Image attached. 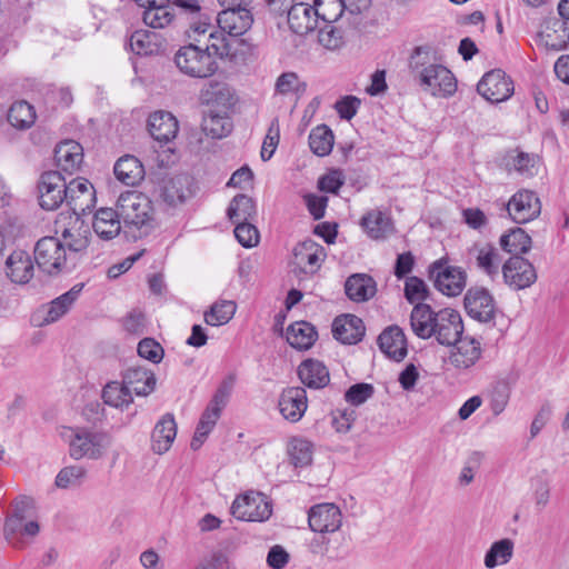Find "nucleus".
<instances>
[{"instance_id": "21", "label": "nucleus", "mask_w": 569, "mask_h": 569, "mask_svg": "<svg viewBox=\"0 0 569 569\" xmlns=\"http://www.w3.org/2000/svg\"><path fill=\"white\" fill-rule=\"evenodd\" d=\"M456 347L449 356V362L458 370L473 367L481 357V346L475 338H460L453 343Z\"/></svg>"}, {"instance_id": "18", "label": "nucleus", "mask_w": 569, "mask_h": 569, "mask_svg": "<svg viewBox=\"0 0 569 569\" xmlns=\"http://www.w3.org/2000/svg\"><path fill=\"white\" fill-rule=\"evenodd\" d=\"M467 313L480 321L489 322L493 319L496 305L490 292L485 288H471L465 296Z\"/></svg>"}, {"instance_id": "29", "label": "nucleus", "mask_w": 569, "mask_h": 569, "mask_svg": "<svg viewBox=\"0 0 569 569\" xmlns=\"http://www.w3.org/2000/svg\"><path fill=\"white\" fill-rule=\"evenodd\" d=\"M129 47L139 56L158 54L166 48V39L150 30H136L129 38Z\"/></svg>"}, {"instance_id": "51", "label": "nucleus", "mask_w": 569, "mask_h": 569, "mask_svg": "<svg viewBox=\"0 0 569 569\" xmlns=\"http://www.w3.org/2000/svg\"><path fill=\"white\" fill-rule=\"evenodd\" d=\"M511 395V387L505 379L498 380L492 383L488 391V399L490 410L493 416L502 413L508 406Z\"/></svg>"}, {"instance_id": "56", "label": "nucleus", "mask_w": 569, "mask_h": 569, "mask_svg": "<svg viewBox=\"0 0 569 569\" xmlns=\"http://www.w3.org/2000/svg\"><path fill=\"white\" fill-rule=\"evenodd\" d=\"M428 287L418 277H408L405 282V297L410 303H422L428 298Z\"/></svg>"}, {"instance_id": "32", "label": "nucleus", "mask_w": 569, "mask_h": 569, "mask_svg": "<svg viewBox=\"0 0 569 569\" xmlns=\"http://www.w3.org/2000/svg\"><path fill=\"white\" fill-rule=\"evenodd\" d=\"M54 159L61 170L71 174L83 161V148L74 140H64L56 147Z\"/></svg>"}, {"instance_id": "48", "label": "nucleus", "mask_w": 569, "mask_h": 569, "mask_svg": "<svg viewBox=\"0 0 569 569\" xmlns=\"http://www.w3.org/2000/svg\"><path fill=\"white\" fill-rule=\"evenodd\" d=\"M288 453L296 468H303L312 462L313 445L305 438H292L288 445Z\"/></svg>"}, {"instance_id": "59", "label": "nucleus", "mask_w": 569, "mask_h": 569, "mask_svg": "<svg viewBox=\"0 0 569 569\" xmlns=\"http://www.w3.org/2000/svg\"><path fill=\"white\" fill-rule=\"evenodd\" d=\"M138 355L153 363H159L163 358V348L153 338H144L138 343Z\"/></svg>"}, {"instance_id": "2", "label": "nucleus", "mask_w": 569, "mask_h": 569, "mask_svg": "<svg viewBox=\"0 0 569 569\" xmlns=\"http://www.w3.org/2000/svg\"><path fill=\"white\" fill-rule=\"evenodd\" d=\"M61 437L68 442L70 457L74 460H98L111 446L109 433L89 428L66 427L61 431Z\"/></svg>"}, {"instance_id": "36", "label": "nucleus", "mask_w": 569, "mask_h": 569, "mask_svg": "<svg viewBox=\"0 0 569 569\" xmlns=\"http://www.w3.org/2000/svg\"><path fill=\"white\" fill-rule=\"evenodd\" d=\"M82 289L83 283H77L69 291L53 299L46 308L42 323L49 325L61 319L77 301Z\"/></svg>"}, {"instance_id": "58", "label": "nucleus", "mask_w": 569, "mask_h": 569, "mask_svg": "<svg viewBox=\"0 0 569 569\" xmlns=\"http://www.w3.org/2000/svg\"><path fill=\"white\" fill-rule=\"evenodd\" d=\"M234 237L244 248H252L259 242V231L252 221L236 224Z\"/></svg>"}, {"instance_id": "27", "label": "nucleus", "mask_w": 569, "mask_h": 569, "mask_svg": "<svg viewBox=\"0 0 569 569\" xmlns=\"http://www.w3.org/2000/svg\"><path fill=\"white\" fill-rule=\"evenodd\" d=\"M148 129L154 140L167 143L177 137L179 124L172 113L160 110L150 114Z\"/></svg>"}, {"instance_id": "43", "label": "nucleus", "mask_w": 569, "mask_h": 569, "mask_svg": "<svg viewBox=\"0 0 569 569\" xmlns=\"http://www.w3.org/2000/svg\"><path fill=\"white\" fill-rule=\"evenodd\" d=\"M218 24L213 27L207 40L203 41L202 48L209 52L213 59L231 58L234 54L231 43L224 34L226 32L221 29L218 30Z\"/></svg>"}, {"instance_id": "31", "label": "nucleus", "mask_w": 569, "mask_h": 569, "mask_svg": "<svg viewBox=\"0 0 569 569\" xmlns=\"http://www.w3.org/2000/svg\"><path fill=\"white\" fill-rule=\"evenodd\" d=\"M298 377L310 389H322L330 381L328 368L317 359L303 360L298 367Z\"/></svg>"}, {"instance_id": "28", "label": "nucleus", "mask_w": 569, "mask_h": 569, "mask_svg": "<svg viewBox=\"0 0 569 569\" xmlns=\"http://www.w3.org/2000/svg\"><path fill=\"white\" fill-rule=\"evenodd\" d=\"M122 381L131 395L148 396L156 387L154 373L144 367H130L122 373Z\"/></svg>"}, {"instance_id": "64", "label": "nucleus", "mask_w": 569, "mask_h": 569, "mask_svg": "<svg viewBox=\"0 0 569 569\" xmlns=\"http://www.w3.org/2000/svg\"><path fill=\"white\" fill-rule=\"evenodd\" d=\"M290 556L280 545L270 548L267 555V565L271 569H283L289 562Z\"/></svg>"}, {"instance_id": "34", "label": "nucleus", "mask_w": 569, "mask_h": 569, "mask_svg": "<svg viewBox=\"0 0 569 569\" xmlns=\"http://www.w3.org/2000/svg\"><path fill=\"white\" fill-rule=\"evenodd\" d=\"M116 178L126 186H137L144 178L141 161L131 154L122 156L113 167Z\"/></svg>"}, {"instance_id": "50", "label": "nucleus", "mask_w": 569, "mask_h": 569, "mask_svg": "<svg viewBox=\"0 0 569 569\" xmlns=\"http://www.w3.org/2000/svg\"><path fill=\"white\" fill-rule=\"evenodd\" d=\"M142 19L152 29H164L173 22L174 13L169 4H159L144 9Z\"/></svg>"}, {"instance_id": "62", "label": "nucleus", "mask_w": 569, "mask_h": 569, "mask_svg": "<svg viewBox=\"0 0 569 569\" xmlns=\"http://www.w3.org/2000/svg\"><path fill=\"white\" fill-rule=\"evenodd\" d=\"M279 137L278 120H273L261 147L260 156L263 161L269 160L273 156L279 142Z\"/></svg>"}, {"instance_id": "57", "label": "nucleus", "mask_w": 569, "mask_h": 569, "mask_svg": "<svg viewBox=\"0 0 569 569\" xmlns=\"http://www.w3.org/2000/svg\"><path fill=\"white\" fill-rule=\"evenodd\" d=\"M319 43L328 50H337L343 43L342 31L332 23H326L318 33Z\"/></svg>"}, {"instance_id": "8", "label": "nucleus", "mask_w": 569, "mask_h": 569, "mask_svg": "<svg viewBox=\"0 0 569 569\" xmlns=\"http://www.w3.org/2000/svg\"><path fill=\"white\" fill-rule=\"evenodd\" d=\"M463 332V323L458 311L445 308L435 312L431 338L443 346H452Z\"/></svg>"}, {"instance_id": "23", "label": "nucleus", "mask_w": 569, "mask_h": 569, "mask_svg": "<svg viewBox=\"0 0 569 569\" xmlns=\"http://www.w3.org/2000/svg\"><path fill=\"white\" fill-rule=\"evenodd\" d=\"M362 320L355 315H341L333 320L332 335L345 345H355L365 336Z\"/></svg>"}, {"instance_id": "7", "label": "nucleus", "mask_w": 569, "mask_h": 569, "mask_svg": "<svg viewBox=\"0 0 569 569\" xmlns=\"http://www.w3.org/2000/svg\"><path fill=\"white\" fill-rule=\"evenodd\" d=\"M467 262L491 280L499 277L501 258L498 249L489 242H475L467 250Z\"/></svg>"}, {"instance_id": "19", "label": "nucleus", "mask_w": 569, "mask_h": 569, "mask_svg": "<svg viewBox=\"0 0 569 569\" xmlns=\"http://www.w3.org/2000/svg\"><path fill=\"white\" fill-rule=\"evenodd\" d=\"M281 416L290 421L298 422L308 408L307 391L302 387H288L282 390L278 400Z\"/></svg>"}, {"instance_id": "41", "label": "nucleus", "mask_w": 569, "mask_h": 569, "mask_svg": "<svg viewBox=\"0 0 569 569\" xmlns=\"http://www.w3.org/2000/svg\"><path fill=\"white\" fill-rule=\"evenodd\" d=\"M503 251L512 254L511 257H521L531 248L530 236L521 228H513L509 232L503 233L499 240Z\"/></svg>"}, {"instance_id": "12", "label": "nucleus", "mask_w": 569, "mask_h": 569, "mask_svg": "<svg viewBox=\"0 0 569 569\" xmlns=\"http://www.w3.org/2000/svg\"><path fill=\"white\" fill-rule=\"evenodd\" d=\"M477 91L490 102H501L511 97L513 84L502 70L495 69L485 73L477 84Z\"/></svg>"}, {"instance_id": "9", "label": "nucleus", "mask_w": 569, "mask_h": 569, "mask_svg": "<svg viewBox=\"0 0 569 569\" xmlns=\"http://www.w3.org/2000/svg\"><path fill=\"white\" fill-rule=\"evenodd\" d=\"M39 203L46 210L57 209L63 201L68 203L66 179L58 171L41 174L39 181Z\"/></svg>"}, {"instance_id": "54", "label": "nucleus", "mask_w": 569, "mask_h": 569, "mask_svg": "<svg viewBox=\"0 0 569 569\" xmlns=\"http://www.w3.org/2000/svg\"><path fill=\"white\" fill-rule=\"evenodd\" d=\"M315 10L317 20L321 18L326 23H333L346 11L341 0H316Z\"/></svg>"}, {"instance_id": "52", "label": "nucleus", "mask_w": 569, "mask_h": 569, "mask_svg": "<svg viewBox=\"0 0 569 569\" xmlns=\"http://www.w3.org/2000/svg\"><path fill=\"white\" fill-rule=\"evenodd\" d=\"M68 204L73 211L83 210L82 203L78 204V200L83 198L90 201L93 194L92 184L84 178H77L67 183Z\"/></svg>"}, {"instance_id": "63", "label": "nucleus", "mask_w": 569, "mask_h": 569, "mask_svg": "<svg viewBox=\"0 0 569 569\" xmlns=\"http://www.w3.org/2000/svg\"><path fill=\"white\" fill-rule=\"evenodd\" d=\"M360 107V100L353 96H347L338 100L335 104V109L340 118L350 120L352 119Z\"/></svg>"}, {"instance_id": "3", "label": "nucleus", "mask_w": 569, "mask_h": 569, "mask_svg": "<svg viewBox=\"0 0 569 569\" xmlns=\"http://www.w3.org/2000/svg\"><path fill=\"white\" fill-rule=\"evenodd\" d=\"M174 62L182 73L192 78H209L218 70L216 59L201 44L181 47L174 56Z\"/></svg>"}, {"instance_id": "1", "label": "nucleus", "mask_w": 569, "mask_h": 569, "mask_svg": "<svg viewBox=\"0 0 569 569\" xmlns=\"http://www.w3.org/2000/svg\"><path fill=\"white\" fill-rule=\"evenodd\" d=\"M430 49L417 47L410 58V68L418 74L419 86L425 92L436 98H449L457 91V79L453 73L442 64L430 63Z\"/></svg>"}, {"instance_id": "15", "label": "nucleus", "mask_w": 569, "mask_h": 569, "mask_svg": "<svg viewBox=\"0 0 569 569\" xmlns=\"http://www.w3.org/2000/svg\"><path fill=\"white\" fill-rule=\"evenodd\" d=\"M32 509V500L29 498H21L13 505V511L7 517L3 527V535L6 540L14 548H22L23 540L21 533L23 526L29 521V517Z\"/></svg>"}, {"instance_id": "39", "label": "nucleus", "mask_w": 569, "mask_h": 569, "mask_svg": "<svg viewBox=\"0 0 569 569\" xmlns=\"http://www.w3.org/2000/svg\"><path fill=\"white\" fill-rule=\"evenodd\" d=\"M361 226L368 236L376 240L385 239L393 231L390 218L379 210L367 212L361 219Z\"/></svg>"}, {"instance_id": "42", "label": "nucleus", "mask_w": 569, "mask_h": 569, "mask_svg": "<svg viewBox=\"0 0 569 569\" xmlns=\"http://www.w3.org/2000/svg\"><path fill=\"white\" fill-rule=\"evenodd\" d=\"M515 543L511 539L505 538L495 541L485 555L486 568L493 569L508 563L513 556Z\"/></svg>"}, {"instance_id": "60", "label": "nucleus", "mask_w": 569, "mask_h": 569, "mask_svg": "<svg viewBox=\"0 0 569 569\" xmlns=\"http://www.w3.org/2000/svg\"><path fill=\"white\" fill-rule=\"evenodd\" d=\"M301 82L296 72H283L276 81L274 92L280 96H289L300 90Z\"/></svg>"}, {"instance_id": "5", "label": "nucleus", "mask_w": 569, "mask_h": 569, "mask_svg": "<svg viewBox=\"0 0 569 569\" xmlns=\"http://www.w3.org/2000/svg\"><path fill=\"white\" fill-rule=\"evenodd\" d=\"M33 258L40 271L56 276L66 267L67 251L59 239L44 237L36 243Z\"/></svg>"}, {"instance_id": "30", "label": "nucleus", "mask_w": 569, "mask_h": 569, "mask_svg": "<svg viewBox=\"0 0 569 569\" xmlns=\"http://www.w3.org/2000/svg\"><path fill=\"white\" fill-rule=\"evenodd\" d=\"M199 98L207 106L230 108L234 103V91L223 81L210 80L200 90Z\"/></svg>"}, {"instance_id": "22", "label": "nucleus", "mask_w": 569, "mask_h": 569, "mask_svg": "<svg viewBox=\"0 0 569 569\" xmlns=\"http://www.w3.org/2000/svg\"><path fill=\"white\" fill-rule=\"evenodd\" d=\"M121 214L112 208H99L92 217V229L96 236L104 241L112 240L121 231Z\"/></svg>"}, {"instance_id": "26", "label": "nucleus", "mask_w": 569, "mask_h": 569, "mask_svg": "<svg viewBox=\"0 0 569 569\" xmlns=\"http://www.w3.org/2000/svg\"><path fill=\"white\" fill-rule=\"evenodd\" d=\"M286 14L290 29L297 34H307L317 28V10L308 3L296 2Z\"/></svg>"}, {"instance_id": "45", "label": "nucleus", "mask_w": 569, "mask_h": 569, "mask_svg": "<svg viewBox=\"0 0 569 569\" xmlns=\"http://www.w3.org/2000/svg\"><path fill=\"white\" fill-rule=\"evenodd\" d=\"M8 121L17 129H29L36 121L33 106L24 100L14 102L8 111Z\"/></svg>"}, {"instance_id": "20", "label": "nucleus", "mask_w": 569, "mask_h": 569, "mask_svg": "<svg viewBox=\"0 0 569 569\" xmlns=\"http://www.w3.org/2000/svg\"><path fill=\"white\" fill-rule=\"evenodd\" d=\"M253 17L248 8L223 9L217 16L219 29L230 37L244 34L252 26Z\"/></svg>"}, {"instance_id": "25", "label": "nucleus", "mask_w": 569, "mask_h": 569, "mask_svg": "<svg viewBox=\"0 0 569 569\" xmlns=\"http://www.w3.org/2000/svg\"><path fill=\"white\" fill-rule=\"evenodd\" d=\"M381 351L392 360L401 361L408 353L407 339L399 326H389L378 338Z\"/></svg>"}, {"instance_id": "13", "label": "nucleus", "mask_w": 569, "mask_h": 569, "mask_svg": "<svg viewBox=\"0 0 569 569\" xmlns=\"http://www.w3.org/2000/svg\"><path fill=\"white\" fill-rule=\"evenodd\" d=\"M308 523L315 532L332 533L342 525V512L335 503H318L309 509Z\"/></svg>"}, {"instance_id": "38", "label": "nucleus", "mask_w": 569, "mask_h": 569, "mask_svg": "<svg viewBox=\"0 0 569 569\" xmlns=\"http://www.w3.org/2000/svg\"><path fill=\"white\" fill-rule=\"evenodd\" d=\"M435 310L427 303H417L410 313L412 332L421 339H430Z\"/></svg>"}, {"instance_id": "10", "label": "nucleus", "mask_w": 569, "mask_h": 569, "mask_svg": "<svg viewBox=\"0 0 569 569\" xmlns=\"http://www.w3.org/2000/svg\"><path fill=\"white\" fill-rule=\"evenodd\" d=\"M430 277L436 288L449 297L460 295L466 287V272L459 267L448 266L440 260L430 267Z\"/></svg>"}, {"instance_id": "17", "label": "nucleus", "mask_w": 569, "mask_h": 569, "mask_svg": "<svg viewBox=\"0 0 569 569\" xmlns=\"http://www.w3.org/2000/svg\"><path fill=\"white\" fill-rule=\"evenodd\" d=\"M327 254L325 248L313 240H305L293 249V264L306 274L316 273Z\"/></svg>"}, {"instance_id": "16", "label": "nucleus", "mask_w": 569, "mask_h": 569, "mask_svg": "<svg viewBox=\"0 0 569 569\" xmlns=\"http://www.w3.org/2000/svg\"><path fill=\"white\" fill-rule=\"evenodd\" d=\"M3 270L11 282L27 284L34 276V258L26 250H13L7 257Z\"/></svg>"}, {"instance_id": "46", "label": "nucleus", "mask_w": 569, "mask_h": 569, "mask_svg": "<svg viewBox=\"0 0 569 569\" xmlns=\"http://www.w3.org/2000/svg\"><path fill=\"white\" fill-rule=\"evenodd\" d=\"M333 142V132L326 124L317 126L309 134V147L311 151L319 157L329 154L332 150Z\"/></svg>"}, {"instance_id": "24", "label": "nucleus", "mask_w": 569, "mask_h": 569, "mask_svg": "<svg viewBox=\"0 0 569 569\" xmlns=\"http://www.w3.org/2000/svg\"><path fill=\"white\" fill-rule=\"evenodd\" d=\"M377 291V282L368 273H353L345 281L346 296L349 300L357 303L371 300Z\"/></svg>"}, {"instance_id": "4", "label": "nucleus", "mask_w": 569, "mask_h": 569, "mask_svg": "<svg viewBox=\"0 0 569 569\" xmlns=\"http://www.w3.org/2000/svg\"><path fill=\"white\" fill-rule=\"evenodd\" d=\"M119 214L126 226L141 228L148 226L153 217L152 201L142 192L127 191L117 201Z\"/></svg>"}, {"instance_id": "35", "label": "nucleus", "mask_w": 569, "mask_h": 569, "mask_svg": "<svg viewBox=\"0 0 569 569\" xmlns=\"http://www.w3.org/2000/svg\"><path fill=\"white\" fill-rule=\"evenodd\" d=\"M190 184V178L187 174L168 179L161 189L162 200L170 207L182 204L191 196Z\"/></svg>"}, {"instance_id": "40", "label": "nucleus", "mask_w": 569, "mask_h": 569, "mask_svg": "<svg viewBox=\"0 0 569 569\" xmlns=\"http://www.w3.org/2000/svg\"><path fill=\"white\" fill-rule=\"evenodd\" d=\"M227 216L234 224L253 221L257 217L256 202L247 194H237L228 207Z\"/></svg>"}, {"instance_id": "44", "label": "nucleus", "mask_w": 569, "mask_h": 569, "mask_svg": "<svg viewBox=\"0 0 569 569\" xmlns=\"http://www.w3.org/2000/svg\"><path fill=\"white\" fill-rule=\"evenodd\" d=\"M237 303L233 300H218L203 315L207 325L212 327L228 323L234 316Z\"/></svg>"}, {"instance_id": "61", "label": "nucleus", "mask_w": 569, "mask_h": 569, "mask_svg": "<svg viewBox=\"0 0 569 569\" xmlns=\"http://www.w3.org/2000/svg\"><path fill=\"white\" fill-rule=\"evenodd\" d=\"M373 392L375 388L372 385L365 382L356 383L347 390L345 399L353 406H360L371 398Z\"/></svg>"}, {"instance_id": "14", "label": "nucleus", "mask_w": 569, "mask_h": 569, "mask_svg": "<svg viewBox=\"0 0 569 569\" xmlns=\"http://www.w3.org/2000/svg\"><path fill=\"white\" fill-rule=\"evenodd\" d=\"M506 208L516 223H526L540 214L541 203L533 191L520 190L511 197Z\"/></svg>"}, {"instance_id": "37", "label": "nucleus", "mask_w": 569, "mask_h": 569, "mask_svg": "<svg viewBox=\"0 0 569 569\" xmlns=\"http://www.w3.org/2000/svg\"><path fill=\"white\" fill-rule=\"evenodd\" d=\"M316 328L307 321H297L290 325L286 332L288 343L298 350H308L317 340Z\"/></svg>"}, {"instance_id": "55", "label": "nucleus", "mask_w": 569, "mask_h": 569, "mask_svg": "<svg viewBox=\"0 0 569 569\" xmlns=\"http://www.w3.org/2000/svg\"><path fill=\"white\" fill-rule=\"evenodd\" d=\"M86 469L81 466L64 467L56 477V486L61 489L79 486L86 477Z\"/></svg>"}, {"instance_id": "11", "label": "nucleus", "mask_w": 569, "mask_h": 569, "mask_svg": "<svg viewBox=\"0 0 569 569\" xmlns=\"http://www.w3.org/2000/svg\"><path fill=\"white\" fill-rule=\"evenodd\" d=\"M503 281L513 290L529 288L537 280L533 264L523 257H510L501 267Z\"/></svg>"}, {"instance_id": "33", "label": "nucleus", "mask_w": 569, "mask_h": 569, "mask_svg": "<svg viewBox=\"0 0 569 569\" xmlns=\"http://www.w3.org/2000/svg\"><path fill=\"white\" fill-rule=\"evenodd\" d=\"M177 436V423L173 415L166 413L157 422L151 435L152 450L158 455L167 452Z\"/></svg>"}, {"instance_id": "49", "label": "nucleus", "mask_w": 569, "mask_h": 569, "mask_svg": "<svg viewBox=\"0 0 569 569\" xmlns=\"http://www.w3.org/2000/svg\"><path fill=\"white\" fill-rule=\"evenodd\" d=\"M103 401L114 408L128 407L132 401V395L123 381H111L102 390Z\"/></svg>"}, {"instance_id": "6", "label": "nucleus", "mask_w": 569, "mask_h": 569, "mask_svg": "<svg viewBox=\"0 0 569 569\" xmlns=\"http://www.w3.org/2000/svg\"><path fill=\"white\" fill-rule=\"evenodd\" d=\"M271 512V505L267 497L254 491L238 496L231 506L232 516L243 521H264L269 519Z\"/></svg>"}, {"instance_id": "47", "label": "nucleus", "mask_w": 569, "mask_h": 569, "mask_svg": "<svg viewBox=\"0 0 569 569\" xmlns=\"http://www.w3.org/2000/svg\"><path fill=\"white\" fill-rule=\"evenodd\" d=\"M190 19L186 34L191 41L190 43L202 46L214 27L212 19L207 12L199 13Z\"/></svg>"}, {"instance_id": "53", "label": "nucleus", "mask_w": 569, "mask_h": 569, "mask_svg": "<svg viewBox=\"0 0 569 569\" xmlns=\"http://www.w3.org/2000/svg\"><path fill=\"white\" fill-rule=\"evenodd\" d=\"M231 122L228 118L210 112L203 118L202 129L207 136L214 139H221L231 131Z\"/></svg>"}]
</instances>
